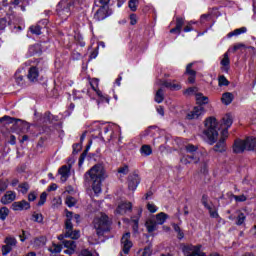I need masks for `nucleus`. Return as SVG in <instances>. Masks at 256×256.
Segmentation results:
<instances>
[{
	"label": "nucleus",
	"mask_w": 256,
	"mask_h": 256,
	"mask_svg": "<svg viewBox=\"0 0 256 256\" xmlns=\"http://www.w3.org/2000/svg\"><path fill=\"white\" fill-rule=\"evenodd\" d=\"M203 135L206 137L208 145H216L212 148L215 153L227 152V137H220L219 139V122L217 118L210 116L204 121ZM219 139V140H218ZM218 140V141H217Z\"/></svg>",
	"instance_id": "nucleus-1"
},
{
	"label": "nucleus",
	"mask_w": 256,
	"mask_h": 256,
	"mask_svg": "<svg viewBox=\"0 0 256 256\" xmlns=\"http://www.w3.org/2000/svg\"><path fill=\"white\" fill-rule=\"evenodd\" d=\"M84 179L86 183L92 181V190L96 195L101 193V186L105 181V166L101 163L94 165L84 174Z\"/></svg>",
	"instance_id": "nucleus-2"
},
{
	"label": "nucleus",
	"mask_w": 256,
	"mask_h": 256,
	"mask_svg": "<svg viewBox=\"0 0 256 256\" xmlns=\"http://www.w3.org/2000/svg\"><path fill=\"white\" fill-rule=\"evenodd\" d=\"M77 5V0H60L56 5V13L62 21H67Z\"/></svg>",
	"instance_id": "nucleus-3"
},
{
	"label": "nucleus",
	"mask_w": 256,
	"mask_h": 256,
	"mask_svg": "<svg viewBox=\"0 0 256 256\" xmlns=\"http://www.w3.org/2000/svg\"><path fill=\"white\" fill-rule=\"evenodd\" d=\"M94 229H96V235L98 237H103L105 233L111 231V222L109 221V216L107 214H102L98 218L93 220Z\"/></svg>",
	"instance_id": "nucleus-4"
},
{
	"label": "nucleus",
	"mask_w": 256,
	"mask_h": 256,
	"mask_svg": "<svg viewBox=\"0 0 256 256\" xmlns=\"http://www.w3.org/2000/svg\"><path fill=\"white\" fill-rule=\"evenodd\" d=\"M0 123H6V125L13 124L22 133H25V131H29V129H31V125H29L27 121H23L21 119L13 118L7 115L0 118Z\"/></svg>",
	"instance_id": "nucleus-5"
},
{
	"label": "nucleus",
	"mask_w": 256,
	"mask_h": 256,
	"mask_svg": "<svg viewBox=\"0 0 256 256\" xmlns=\"http://www.w3.org/2000/svg\"><path fill=\"white\" fill-rule=\"evenodd\" d=\"M205 113H206L205 107L194 106L193 110L187 113L186 119H188V121H193V119H199V117H203Z\"/></svg>",
	"instance_id": "nucleus-6"
},
{
	"label": "nucleus",
	"mask_w": 256,
	"mask_h": 256,
	"mask_svg": "<svg viewBox=\"0 0 256 256\" xmlns=\"http://www.w3.org/2000/svg\"><path fill=\"white\" fill-rule=\"evenodd\" d=\"M245 151L246 147L244 140L241 138H236L232 144V152L234 155H243Z\"/></svg>",
	"instance_id": "nucleus-7"
},
{
	"label": "nucleus",
	"mask_w": 256,
	"mask_h": 256,
	"mask_svg": "<svg viewBox=\"0 0 256 256\" xmlns=\"http://www.w3.org/2000/svg\"><path fill=\"white\" fill-rule=\"evenodd\" d=\"M33 67L37 69L40 73H46L49 71V62L45 58H34Z\"/></svg>",
	"instance_id": "nucleus-8"
},
{
	"label": "nucleus",
	"mask_w": 256,
	"mask_h": 256,
	"mask_svg": "<svg viewBox=\"0 0 256 256\" xmlns=\"http://www.w3.org/2000/svg\"><path fill=\"white\" fill-rule=\"evenodd\" d=\"M193 65H195V62L187 64L184 72V75H188V83L190 85H193L197 81V70H193Z\"/></svg>",
	"instance_id": "nucleus-9"
},
{
	"label": "nucleus",
	"mask_w": 256,
	"mask_h": 256,
	"mask_svg": "<svg viewBox=\"0 0 256 256\" xmlns=\"http://www.w3.org/2000/svg\"><path fill=\"white\" fill-rule=\"evenodd\" d=\"M131 233L126 232L123 234L121 238V243L123 245V253L125 255H129V251H131V247H133V242H131Z\"/></svg>",
	"instance_id": "nucleus-10"
},
{
	"label": "nucleus",
	"mask_w": 256,
	"mask_h": 256,
	"mask_svg": "<svg viewBox=\"0 0 256 256\" xmlns=\"http://www.w3.org/2000/svg\"><path fill=\"white\" fill-rule=\"evenodd\" d=\"M139 183H141V178L138 174H129L127 179L129 191H136L137 187H139Z\"/></svg>",
	"instance_id": "nucleus-11"
},
{
	"label": "nucleus",
	"mask_w": 256,
	"mask_h": 256,
	"mask_svg": "<svg viewBox=\"0 0 256 256\" xmlns=\"http://www.w3.org/2000/svg\"><path fill=\"white\" fill-rule=\"evenodd\" d=\"M12 211H29L31 209V203L27 200H21L13 202L11 205Z\"/></svg>",
	"instance_id": "nucleus-12"
},
{
	"label": "nucleus",
	"mask_w": 256,
	"mask_h": 256,
	"mask_svg": "<svg viewBox=\"0 0 256 256\" xmlns=\"http://www.w3.org/2000/svg\"><path fill=\"white\" fill-rule=\"evenodd\" d=\"M183 25H185V18L176 17V26L170 29L169 33L172 35H181V31H183Z\"/></svg>",
	"instance_id": "nucleus-13"
},
{
	"label": "nucleus",
	"mask_w": 256,
	"mask_h": 256,
	"mask_svg": "<svg viewBox=\"0 0 256 256\" xmlns=\"http://www.w3.org/2000/svg\"><path fill=\"white\" fill-rule=\"evenodd\" d=\"M244 140V147L246 151L254 152L256 151V137L255 136H246Z\"/></svg>",
	"instance_id": "nucleus-14"
},
{
	"label": "nucleus",
	"mask_w": 256,
	"mask_h": 256,
	"mask_svg": "<svg viewBox=\"0 0 256 256\" xmlns=\"http://www.w3.org/2000/svg\"><path fill=\"white\" fill-rule=\"evenodd\" d=\"M39 73H41L34 66H30L28 69L27 79L30 83H37L39 81Z\"/></svg>",
	"instance_id": "nucleus-15"
},
{
	"label": "nucleus",
	"mask_w": 256,
	"mask_h": 256,
	"mask_svg": "<svg viewBox=\"0 0 256 256\" xmlns=\"http://www.w3.org/2000/svg\"><path fill=\"white\" fill-rule=\"evenodd\" d=\"M142 215H143V208H139L137 215L131 217V223H133L132 231L134 233H139V219H141Z\"/></svg>",
	"instance_id": "nucleus-16"
},
{
	"label": "nucleus",
	"mask_w": 256,
	"mask_h": 256,
	"mask_svg": "<svg viewBox=\"0 0 256 256\" xmlns=\"http://www.w3.org/2000/svg\"><path fill=\"white\" fill-rule=\"evenodd\" d=\"M17 199V194L13 191H7L1 198L2 205H9V203H13Z\"/></svg>",
	"instance_id": "nucleus-17"
},
{
	"label": "nucleus",
	"mask_w": 256,
	"mask_h": 256,
	"mask_svg": "<svg viewBox=\"0 0 256 256\" xmlns=\"http://www.w3.org/2000/svg\"><path fill=\"white\" fill-rule=\"evenodd\" d=\"M109 14L107 13V8L105 6L100 7L94 14L95 21H104L107 19Z\"/></svg>",
	"instance_id": "nucleus-18"
},
{
	"label": "nucleus",
	"mask_w": 256,
	"mask_h": 256,
	"mask_svg": "<svg viewBox=\"0 0 256 256\" xmlns=\"http://www.w3.org/2000/svg\"><path fill=\"white\" fill-rule=\"evenodd\" d=\"M116 211L119 215H123L127 211H133V204L131 202H122L118 205Z\"/></svg>",
	"instance_id": "nucleus-19"
},
{
	"label": "nucleus",
	"mask_w": 256,
	"mask_h": 256,
	"mask_svg": "<svg viewBox=\"0 0 256 256\" xmlns=\"http://www.w3.org/2000/svg\"><path fill=\"white\" fill-rule=\"evenodd\" d=\"M42 53H43V48L39 43L33 44L28 48V55L30 57H35V55H42Z\"/></svg>",
	"instance_id": "nucleus-20"
},
{
	"label": "nucleus",
	"mask_w": 256,
	"mask_h": 256,
	"mask_svg": "<svg viewBox=\"0 0 256 256\" xmlns=\"http://www.w3.org/2000/svg\"><path fill=\"white\" fill-rule=\"evenodd\" d=\"M196 105L198 107H203V105H209V97L203 95L201 92L195 93Z\"/></svg>",
	"instance_id": "nucleus-21"
},
{
	"label": "nucleus",
	"mask_w": 256,
	"mask_h": 256,
	"mask_svg": "<svg viewBox=\"0 0 256 256\" xmlns=\"http://www.w3.org/2000/svg\"><path fill=\"white\" fill-rule=\"evenodd\" d=\"M91 145H93V140H89L88 144L86 145L85 150L83 153L80 155L79 160H78V167H82L83 163H85V159L89 153V149H91Z\"/></svg>",
	"instance_id": "nucleus-22"
},
{
	"label": "nucleus",
	"mask_w": 256,
	"mask_h": 256,
	"mask_svg": "<svg viewBox=\"0 0 256 256\" xmlns=\"http://www.w3.org/2000/svg\"><path fill=\"white\" fill-rule=\"evenodd\" d=\"M220 64L222 65V71H224V73H229L231 60L229 59V54L227 52L224 53V57L221 60Z\"/></svg>",
	"instance_id": "nucleus-23"
},
{
	"label": "nucleus",
	"mask_w": 256,
	"mask_h": 256,
	"mask_svg": "<svg viewBox=\"0 0 256 256\" xmlns=\"http://www.w3.org/2000/svg\"><path fill=\"white\" fill-rule=\"evenodd\" d=\"M233 99H235V97L233 96V93L225 92L222 94L221 101L223 105H231V103H233Z\"/></svg>",
	"instance_id": "nucleus-24"
},
{
	"label": "nucleus",
	"mask_w": 256,
	"mask_h": 256,
	"mask_svg": "<svg viewBox=\"0 0 256 256\" xmlns=\"http://www.w3.org/2000/svg\"><path fill=\"white\" fill-rule=\"evenodd\" d=\"M162 87H166V89H170V91H181V84H173L167 80L162 82Z\"/></svg>",
	"instance_id": "nucleus-25"
},
{
	"label": "nucleus",
	"mask_w": 256,
	"mask_h": 256,
	"mask_svg": "<svg viewBox=\"0 0 256 256\" xmlns=\"http://www.w3.org/2000/svg\"><path fill=\"white\" fill-rule=\"evenodd\" d=\"M201 204L203 205L204 209H211L213 202L210 200L209 194H202Z\"/></svg>",
	"instance_id": "nucleus-26"
},
{
	"label": "nucleus",
	"mask_w": 256,
	"mask_h": 256,
	"mask_svg": "<svg viewBox=\"0 0 256 256\" xmlns=\"http://www.w3.org/2000/svg\"><path fill=\"white\" fill-rule=\"evenodd\" d=\"M168 217H169V214H167L165 212H160V213L156 214V224L164 225L165 221H167Z\"/></svg>",
	"instance_id": "nucleus-27"
},
{
	"label": "nucleus",
	"mask_w": 256,
	"mask_h": 256,
	"mask_svg": "<svg viewBox=\"0 0 256 256\" xmlns=\"http://www.w3.org/2000/svg\"><path fill=\"white\" fill-rule=\"evenodd\" d=\"M141 155H144L145 157H149V155L153 154V148H151V145L144 144L140 148Z\"/></svg>",
	"instance_id": "nucleus-28"
},
{
	"label": "nucleus",
	"mask_w": 256,
	"mask_h": 256,
	"mask_svg": "<svg viewBox=\"0 0 256 256\" xmlns=\"http://www.w3.org/2000/svg\"><path fill=\"white\" fill-rule=\"evenodd\" d=\"M154 101L156 103H163V101H165V92L163 91V88H159L156 91L155 97H154Z\"/></svg>",
	"instance_id": "nucleus-29"
},
{
	"label": "nucleus",
	"mask_w": 256,
	"mask_h": 256,
	"mask_svg": "<svg viewBox=\"0 0 256 256\" xmlns=\"http://www.w3.org/2000/svg\"><path fill=\"white\" fill-rule=\"evenodd\" d=\"M247 31V27L237 28L232 32H229L227 37L230 39L231 37H237L238 35H243Z\"/></svg>",
	"instance_id": "nucleus-30"
},
{
	"label": "nucleus",
	"mask_w": 256,
	"mask_h": 256,
	"mask_svg": "<svg viewBox=\"0 0 256 256\" xmlns=\"http://www.w3.org/2000/svg\"><path fill=\"white\" fill-rule=\"evenodd\" d=\"M58 173L61 175V177H69V174L71 173V166L63 165L59 168Z\"/></svg>",
	"instance_id": "nucleus-31"
},
{
	"label": "nucleus",
	"mask_w": 256,
	"mask_h": 256,
	"mask_svg": "<svg viewBox=\"0 0 256 256\" xmlns=\"http://www.w3.org/2000/svg\"><path fill=\"white\" fill-rule=\"evenodd\" d=\"M62 244L65 249H70V251H75V249H77V244L73 240H63Z\"/></svg>",
	"instance_id": "nucleus-32"
},
{
	"label": "nucleus",
	"mask_w": 256,
	"mask_h": 256,
	"mask_svg": "<svg viewBox=\"0 0 256 256\" xmlns=\"http://www.w3.org/2000/svg\"><path fill=\"white\" fill-rule=\"evenodd\" d=\"M7 25H11V20H7L6 17L0 18V35H3V33H5Z\"/></svg>",
	"instance_id": "nucleus-33"
},
{
	"label": "nucleus",
	"mask_w": 256,
	"mask_h": 256,
	"mask_svg": "<svg viewBox=\"0 0 256 256\" xmlns=\"http://www.w3.org/2000/svg\"><path fill=\"white\" fill-rule=\"evenodd\" d=\"M34 245H36V247H43L47 245V237L45 236L36 237L34 239Z\"/></svg>",
	"instance_id": "nucleus-34"
},
{
	"label": "nucleus",
	"mask_w": 256,
	"mask_h": 256,
	"mask_svg": "<svg viewBox=\"0 0 256 256\" xmlns=\"http://www.w3.org/2000/svg\"><path fill=\"white\" fill-rule=\"evenodd\" d=\"M29 31L32 35L39 36L43 34V30L41 29V26H39V24L30 26Z\"/></svg>",
	"instance_id": "nucleus-35"
},
{
	"label": "nucleus",
	"mask_w": 256,
	"mask_h": 256,
	"mask_svg": "<svg viewBox=\"0 0 256 256\" xmlns=\"http://www.w3.org/2000/svg\"><path fill=\"white\" fill-rule=\"evenodd\" d=\"M223 125L226 126L227 129H229L231 127V125H233V116H231V114H226L223 118Z\"/></svg>",
	"instance_id": "nucleus-36"
},
{
	"label": "nucleus",
	"mask_w": 256,
	"mask_h": 256,
	"mask_svg": "<svg viewBox=\"0 0 256 256\" xmlns=\"http://www.w3.org/2000/svg\"><path fill=\"white\" fill-rule=\"evenodd\" d=\"M15 83L19 87H27V84L25 83V77L21 74H15Z\"/></svg>",
	"instance_id": "nucleus-37"
},
{
	"label": "nucleus",
	"mask_w": 256,
	"mask_h": 256,
	"mask_svg": "<svg viewBox=\"0 0 256 256\" xmlns=\"http://www.w3.org/2000/svg\"><path fill=\"white\" fill-rule=\"evenodd\" d=\"M193 25H199V22L193 20L187 22L186 26L183 29L184 33H191V31H195Z\"/></svg>",
	"instance_id": "nucleus-38"
},
{
	"label": "nucleus",
	"mask_w": 256,
	"mask_h": 256,
	"mask_svg": "<svg viewBox=\"0 0 256 256\" xmlns=\"http://www.w3.org/2000/svg\"><path fill=\"white\" fill-rule=\"evenodd\" d=\"M67 233H69L70 236H68V239H72L74 241H76L77 239H79V237H81V231L79 230H70L67 231Z\"/></svg>",
	"instance_id": "nucleus-39"
},
{
	"label": "nucleus",
	"mask_w": 256,
	"mask_h": 256,
	"mask_svg": "<svg viewBox=\"0 0 256 256\" xmlns=\"http://www.w3.org/2000/svg\"><path fill=\"white\" fill-rule=\"evenodd\" d=\"M9 187V180L0 179V196L7 191Z\"/></svg>",
	"instance_id": "nucleus-40"
},
{
	"label": "nucleus",
	"mask_w": 256,
	"mask_h": 256,
	"mask_svg": "<svg viewBox=\"0 0 256 256\" xmlns=\"http://www.w3.org/2000/svg\"><path fill=\"white\" fill-rule=\"evenodd\" d=\"M7 217H9V208H7L6 206H3L0 208V220L5 221Z\"/></svg>",
	"instance_id": "nucleus-41"
},
{
	"label": "nucleus",
	"mask_w": 256,
	"mask_h": 256,
	"mask_svg": "<svg viewBox=\"0 0 256 256\" xmlns=\"http://www.w3.org/2000/svg\"><path fill=\"white\" fill-rule=\"evenodd\" d=\"M246 219H247V216H245V213L240 212L236 218V225H238V227H241V225L245 223Z\"/></svg>",
	"instance_id": "nucleus-42"
},
{
	"label": "nucleus",
	"mask_w": 256,
	"mask_h": 256,
	"mask_svg": "<svg viewBox=\"0 0 256 256\" xmlns=\"http://www.w3.org/2000/svg\"><path fill=\"white\" fill-rule=\"evenodd\" d=\"M218 85L219 87H228L229 80H227V77H225L224 75H221L218 77Z\"/></svg>",
	"instance_id": "nucleus-43"
},
{
	"label": "nucleus",
	"mask_w": 256,
	"mask_h": 256,
	"mask_svg": "<svg viewBox=\"0 0 256 256\" xmlns=\"http://www.w3.org/2000/svg\"><path fill=\"white\" fill-rule=\"evenodd\" d=\"M153 255V245L149 244L144 247L141 256H152Z\"/></svg>",
	"instance_id": "nucleus-44"
},
{
	"label": "nucleus",
	"mask_w": 256,
	"mask_h": 256,
	"mask_svg": "<svg viewBox=\"0 0 256 256\" xmlns=\"http://www.w3.org/2000/svg\"><path fill=\"white\" fill-rule=\"evenodd\" d=\"M65 203L67 205V207H75V205H77V201L75 200V197L73 196H67Z\"/></svg>",
	"instance_id": "nucleus-45"
},
{
	"label": "nucleus",
	"mask_w": 256,
	"mask_h": 256,
	"mask_svg": "<svg viewBox=\"0 0 256 256\" xmlns=\"http://www.w3.org/2000/svg\"><path fill=\"white\" fill-rule=\"evenodd\" d=\"M47 203V192H42L40 195V200L37 203L38 207H43Z\"/></svg>",
	"instance_id": "nucleus-46"
},
{
	"label": "nucleus",
	"mask_w": 256,
	"mask_h": 256,
	"mask_svg": "<svg viewBox=\"0 0 256 256\" xmlns=\"http://www.w3.org/2000/svg\"><path fill=\"white\" fill-rule=\"evenodd\" d=\"M233 199H235L236 203H245L247 201V196L242 194V195H235L232 194Z\"/></svg>",
	"instance_id": "nucleus-47"
},
{
	"label": "nucleus",
	"mask_w": 256,
	"mask_h": 256,
	"mask_svg": "<svg viewBox=\"0 0 256 256\" xmlns=\"http://www.w3.org/2000/svg\"><path fill=\"white\" fill-rule=\"evenodd\" d=\"M4 243L6 245H8V247H15V245H17V239L13 238V237H6Z\"/></svg>",
	"instance_id": "nucleus-48"
},
{
	"label": "nucleus",
	"mask_w": 256,
	"mask_h": 256,
	"mask_svg": "<svg viewBox=\"0 0 256 256\" xmlns=\"http://www.w3.org/2000/svg\"><path fill=\"white\" fill-rule=\"evenodd\" d=\"M72 149H73L72 155H78L79 152L82 151L83 146H81V143H75L72 145Z\"/></svg>",
	"instance_id": "nucleus-49"
},
{
	"label": "nucleus",
	"mask_w": 256,
	"mask_h": 256,
	"mask_svg": "<svg viewBox=\"0 0 256 256\" xmlns=\"http://www.w3.org/2000/svg\"><path fill=\"white\" fill-rule=\"evenodd\" d=\"M32 219L35 223H43V214L34 212Z\"/></svg>",
	"instance_id": "nucleus-50"
},
{
	"label": "nucleus",
	"mask_w": 256,
	"mask_h": 256,
	"mask_svg": "<svg viewBox=\"0 0 256 256\" xmlns=\"http://www.w3.org/2000/svg\"><path fill=\"white\" fill-rule=\"evenodd\" d=\"M185 149H186V153L195 154V153H197V149H199V147H197L193 144H188L185 146Z\"/></svg>",
	"instance_id": "nucleus-51"
},
{
	"label": "nucleus",
	"mask_w": 256,
	"mask_h": 256,
	"mask_svg": "<svg viewBox=\"0 0 256 256\" xmlns=\"http://www.w3.org/2000/svg\"><path fill=\"white\" fill-rule=\"evenodd\" d=\"M137 3H139V0H129L128 7L130 11H137Z\"/></svg>",
	"instance_id": "nucleus-52"
},
{
	"label": "nucleus",
	"mask_w": 256,
	"mask_h": 256,
	"mask_svg": "<svg viewBox=\"0 0 256 256\" xmlns=\"http://www.w3.org/2000/svg\"><path fill=\"white\" fill-rule=\"evenodd\" d=\"M37 25L41 27L42 30L47 29V25H49V18H44L38 21Z\"/></svg>",
	"instance_id": "nucleus-53"
},
{
	"label": "nucleus",
	"mask_w": 256,
	"mask_h": 256,
	"mask_svg": "<svg viewBox=\"0 0 256 256\" xmlns=\"http://www.w3.org/2000/svg\"><path fill=\"white\" fill-rule=\"evenodd\" d=\"M207 211L212 219H219V212L213 210V206H210V209H207Z\"/></svg>",
	"instance_id": "nucleus-54"
},
{
	"label": "nucleus",
	"mask_w": 256,
	"mask_h": 256,
	"mask_svg": "<svg viewBox=\"0 0 256 256\" xmlns=\"http://www.w3.org/2000/svg\"><path fill=\"white\" fill-rule=\"evenodd\" d=\"M198 247L197 246H193V245H184L183 248H182V251L183 253H191V251H195V249H197Z\"/></svg>",
	"instance_id": "nucleus-55"
},
{
	"label": "nucleus",
	"mask_w": 256,
	"mask_h": 256,
	"mask_svg": "<svg viewBox=\"0 0 256 256\" xmlns=\"http://www.w3.org/2000/svg\"><path fill=\"white\" fill-rule=\"evenodd\" d=\"M146 229L148 233H153V231L157 230V222H150V224H146Z\"/></svg>",
	"instance_id": "nucleus-56"
},
{
	"label": "nucleus",
	"mask_w": 256,
	"mask_h": 256,
	"mask_svg": "<svg viewBox=\"0 0 256 256\" xmlns=\"http://www.w3.org/2000/svg\"><path fill=\"white\" fill-rule=\"evenodd\" d=\"M109 101H111V97H109V95L107 94H102L101 97L97 100V103L99 105V103H108Z\"/></svg>",
	"instance_id": "nucleus-57"
},
{
	"label": "nucleus",
	"mask_w": 256,
	"mask_h": 256,
	"mask_svg": "<svg viewBox=\"0 0 256 256\" xmlns=\"http://www.w3.org/2000/svg\"><path fill=\"white\" fill-rule=\"evenodd\" d=\"M71 219H66L64 222V229L66 231H73V222Z\"/></svg>",
	"instance_id": "nucleus-58"
},
{
	"label": "nucleus",
	"mask_w": 256,
	"mask_h": 256,
	"mask_svg": "<svg viewBox=\"0 0 256 256\" xmlns=\"http://www.w3.org/2000/svg\"><path fill=\"white\" fill-rule=\"evenodd\" d=\"M188 157V160L191 161V163H194L195 165H197V163H199V161H201V159L199 158V156L195 155V154H191V155H186Z\"/></svg>",
	"instance_id": "nucleus-59"
},
{
	"label": "nucleus",
	"mask_w": 256,
	"mask_h": 256,
	"mask_svg": "<svg viewBox=\"0 0 256 256\" xmlns=\"http://www.w3.org/2000/svg\"><path fill=\"white\" fill-rule=\"evenodd\" d=\"M78 256H93V252L87 248H84L78 252Z\"/></svg>",
	"instance_id": "nucleus-60"
},
{
	"label": "nucleus",
	"mask_w": 256,
	"mask_h": 256,
	"mask_svg": "<svg viewBox=\"0 0 256 256\" xmlns=\"http://www.w3.org/2000/svg\"><path fill=\"white\" fill-rule=\"evenodd\" d=\"M13 251V248L9 245H3L2 246V255H9V252Z\"/></svg>",
	"instance_id": "nucleus-61"
},
{
	"label": "nucleus",
	"mask_w": 256,
	"mask_h": 256,
	"mask_svg": "<svg viewBox=\"0 0 256 256\" xmlns=\"http://www.w3.org/2000/svg\"><path fill=\"white\" fill-rule=\"evenodd\" d=\"M118 173H120L121 175H127L129 173V166L125 165L123 167H120L118 169Z\"/></svg>",
	"instance_id": "nucleus-62"
},
{
	"label": "nucleus",
	"mask_w": 256,
	"mask_h": 256,
	"mask_svg": "<svg viewBox=\"0 0 256 256\" xmlns=\"http://www.w3.org/2000/svg\"><path fill=\"white\" fill-rule=\"evenodd\" d=\"M130 19V25H137V14L132 13L129 16Z\"/></svg>",
	"instance_id": "nucleus-63"
},
{
	"label": "nucleus",
	"mask_w": 256,
	"mask_h": 256,
	"mask_svg": "<svg viewBox=\"0 0 256 256\" xmlns=\"http://www.w3.org/2000/svg\"><path fill=\"white\" fill-rule=\"evenodd\" d=\"M147 209L150 213H157V206L155 204L148 203Z\"/></svg>",
	"instance_id": "nucleus-64"
}]
</instances>
